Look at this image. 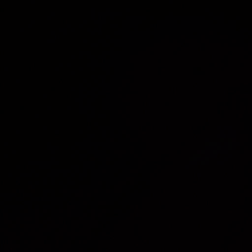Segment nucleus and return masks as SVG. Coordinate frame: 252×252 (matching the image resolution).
<instances>
[{
    "label": "nucleus",
    "instance_id": "obj_3",
    "mask_svg": "<svg viewBox=\"0 0 252 252\" xmlns=\"http://www.w3.org/2000/svg\"><path fill=\"white\" fill-rule=\"evenodd\" d=\"M67 126V123L66 121H63L62 122L60 125H59V127L61 128H64Z\"/></svg>",
    "mask_w": 252,
    "mask_h": 252
},
{
    "label": "nucleus",
    "instance_id": "obj_4",
    "mask_svg": "<svg viewBox=\"0 0 252 252\" xmlns=\"http://www.w3.org/2000/svg\"><path fill=\"white\" fill-rule=\"evenodd\" d=\"M78 127V120H77V121H76V128L77 129Z\"/></svg>",
    "mask_w": 252,
    "mask_h": 252
},
{
    "label": "nucleus",
    "instance_id": "obj_1",
    "mask_svg": "<svg viewBox=\"0 0 252 252\" xmlns=\"http://www.w3.org/2000/svg\"><path fill=\"white\" fill-rule=\"evenodd\" d=\"M0 144H74L76 148V242H79V142L0 143Z\"/></svg>",
    "mask_w": 252,
    "mask_h": 252
},
{
    "label": "nucleus",
    "instance_id": "obj_2",
    "mask_svg": "<svg viewBox=\"0 0 252 252\" xmlns=\"http://www.w3.org/2000/svg\"><path fill=\"white\" fill-rule=\"evenodd\" d=\"M22 127L21 124L16 123L15 122H12L10 124V127L13 129H18Z\"/></svg>",
    "mask_w": 252,
    "mask_h": 252
}]
</instances>
